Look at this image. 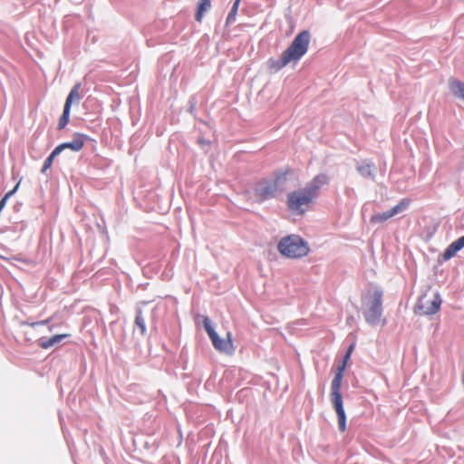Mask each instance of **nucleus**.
I'll return each instance as SVG.
<instances>
[{
  "label": "nucleus",
  "instance_id": "nucleus-22",
  "mask_svg": "<svg viewBox=\"0 0 464 464\" xmlns=\"http://www.w3.org/2000/svg\"><path fill=\"white\" fill-rule=\"evenodd\" d=\"M350 356H351V355L349 354V353H345L344 358H343V363L342 367H343V366H344V367H345L346 362L349 360ZM340 368H341V366L338 368V370H339Z\"/></svg>",
  "mask_w": 464,
  "mask_h": 464
},
{
  "label": "nucleus",
  "instance_id": "nucleus-15",
  "mask_svg": "<svg viewBox=\"0 0 464 464\" xmlns=\"http://www.w3.org/2000/svg\"><path fill=\"white\" fill-rule=\"evenodd\" d=\"M451 92L459 98L464 100V83L460 81L454 80L450 83Z\"/></svg>",
  "mask_w": 464,
  "mask_h": 464
},
{
  "label": "nucleus",
  "instance_id": "nucleus-5",
  "mask_svg": "<svg viewBox=\"0 0 464 464\" xmlns=\"http://www.w3.org/2000/svg\"><path fill=\"white\" fill-rule=\"evenodd\" d=\"M289 169L280 171L275 174L274 179L260 180L256 188L255 195L259 201H265L276 197L279 190H282L283 185L286 181Z\"/></svg>",
  "mask_w": 464,
  "mask_h": 464
},
{
  "label": "nucleus",
  "instance_id": "nucleus-12",
  "mask_svg": "<svg viewBox=\"0 0 464 464\" xmlns=\"http://www.w3.org/2000/svg\"><path fill=\"white\" fill-rule=\"evenodd\" d=\"M68 336H70V334H55L47 339H40L38 342V345L43 349H49L50 347L62 342L63 339L67 338Z\"/></svg>",
  "mask_w": 464,
  "mask_h": 464
},
{
  "label": "nucleus",
  "instance_id": "nucleus-14",
  "mask_svg": "<svg viewBox=\"0 0 464 464\" xmlns=\"http://www.w3.org/2000/svg\"><path fill=\"white\" fill-rule=\"evenodd\" d=\"M211 7V1L210 0H199L198 4L197 12L195 14V19L198 22H201L204 14L206 12H208Z\"/></svg>",
  "mask_w": 464,
  "mask_h": 464
},
{
  "label": "nucleus",
  "instance_id": "nucleus-18",
  "mask_svg": "<svg viewBox=\"0 0 464 464\" xmlns=\"http://www.w3.org/2000/svg\"><path fill=\"white\" fill-rule=\"evenodd\" d=\"M240 2H241V0H235L234 4L232 5V8L227 17V21H226L227 24H230L235 21Z\"/></svg>",
  "mask_w": 464,
  "mask_h": 464
},
{
  "label": "nucleus",
  "instance_id": "nucleus-9",
  "mask_svg": "<svg viewBox=\"0 0 464 464\" xmlns=\"http://www.w3.org/2000/svg\"><path fill=\"white\" fill-rule=\"evenodd\" d=\"M411 204L410 198H402L397 205L382 213H377L371 217L370 222L372 224H381L386 222L392 217L405 211Z\"/></svg>",
  "mask_w": 464,
  "mask_h": 464
},
{
  "label": "nucleus",
  "instance_id": "nucleus-19",
  "mask_svg": "<svg viewBox=\"0 0 464 464\" xmlns=\"http://www.w3.org/2000/svg\"><path fill=\"white\" fill-rule=\"evenodd\" d=\"M135 324L139 327L140 330L141 334H146V324H145V319L142 316L141 311H139L137 313L136 318H135Z\"/></svg>",
  "mask_w": 464,
  "mask_h": 464
},
{
  "label": "nucleus",
  "instance_id": "nucleus-7",
  "mask_svg": "<svg viewBox=\"0 0 464 464\" xmlns=\"http://www.w3.org/2000/svg\"><path fill=\"white\" fill-rule=\"evenodd\" d=\"M203 324L206 332L208 333L213 346L219 352L232 353L234 352V345L232 342V334L230 332H227V337L222 339L218 336V334L214 331L210 324V321L208 317L204 318Z\"/></svg>",
  "mask_w": 464,
  "mask_h": 464
},
{
  "label": "nucleus",
  "instance_id": "nucleus-3",
  "mask_svg": "<svg viewBox=\"0 0 464 464\" xmlns=\"http://www.w3.org/2000/svg\"><path fill=\"white\" fill-rule=\"evenodd\" d=\"M310 43L308 31L300 32L293 40L292 44L283 52L280 59H270L269 68L277 72L291 62H298L307 52Z\"/></svg>",
  "mask_w": 464,
  "mask_h": 464
},
{
  "label": "nucleus",
  "instance_id": "nucleus-13",
  "mask_svg": "<svg viewBox=\"0 0 464 464\" xmlns=\"http://www.w3.org/2000/svg\"><path fill=\"white\" fill-rule=\"evenodd\" d=\"M82 88V84L80 82L76 83L72 89L71 90L69 95L66 98L64 105L71 108L73 102H79L82 99V95L80 93Z\"/></svg>",
  "mask_w": 464,
  "mask_h": 464
},
{
  "label": "nucleus",
  "instance_id": "nucleus-20",
  "mask_svg": "<svg viewBox=\"0 0 464 464\" xmlns=\"http://www.w3.org/2000/svg\"><path fill=\"white\" fill-rule=\"evenodd\" d=\"M373 167H374L373 164H365V165L360 166L358 168V171L360 172V174L362 176L372 177L373 176V174H372Z\"/></svg>",
  "mask_w": 464,
  "mask_h": 464
},
{
  "label": "nucleus",
  "instance_id": "nucleus-23",
  "mask_svg": "<svg viewBox=\"0 0 464 464\" xmlns=\"http://www.w3.org/2000/svg\"><path fill=\"white\" fill-rule=\"evenodd\" d=\"M353 349V345H351V346L348 348V351H347L346 353H349V354L351 355Z\"/></svg>",
  "mask_w": 464,
  "mask_h": 464
},
{
  "label": "nucleus",
  "instance_id": "nucleus-2",
  "mask_svg": "<svg viewBox=\"0 0 464 464\" xmlns=\"http://www.w3.org/2000/svg\"><path fill=\"white\" fill-rule=\"evenodd\" d=\"M382 290L371 285L362 295V314L370 325H385L386 319L382 317Z\"/></svg>",
  "mask_w": 464,
  "mask_h": 464
},
{
  "label": "nucleus",
  "instance_id": "nucleus-10",
  "mask_svg": "<svg viewBox=\"0 0 464 464\" xmlns=\"http://www.w3.org/2000/svg\"><path fill=\"white\" fill-rule=\"evenodd\" d=\"M88 139V136L85 134L75 133L71 141L62 143L58 145L56 149L58 150L59 153H61L65 149H69L74 152H78L82 150Z\"/></svg>",
  "mask_w": 464,
  "mask_h": 464
},
{
  "label": "nucleus",
  "instance_id": "nucleus-1",
  "mask_svg": "<svg viewBox=\"0 0 464 464\" xmlns=\"http://www.w3.org/2000/svg\"><path fill=\"white\" fill-rule=\"evenodd\" d=\"M327 183L328 177L325 174H319L304 188L290 192L286 200L288 210L294 215H304L318 197L320 188Z\"/></svg>",
  "mask_w": 464,
  "mask_h": 464
},
{
  "label": "nucleus",
  "instance_id": "nucleus-6",
  "mask_svg": "<svg viewBox=\"0 0 464 464\" xmlns=\"http://www.w3.org/2000/svg\"><path fill=\"white\" fill-rule=\"evenodd\" d=\"M278 251L288 258H301L309 252L307 243L296 235L283 237L277 246Z\"/></svg>",
  "mask_w": 464,
  "mask_h": 464
},
{
  "label": "nucleus",
  "instance_id": "nucleus-11",
  "mask_svg": "<svg viewBox=\"0 0 464 464\" xmlns=\"http://www.w3.org/2000/svg\"><path fill=\"white\" fill-rule=\"evenodd\" d=\"M464 247V236L453 241L442 253V259L448 261Z\"/></svg>",
  "mask_w": 464,
  "mask_h": 464
},
{
  "label": "nucleus",
  "instance_id": "nucleus-4",
  "mask_svg": "<svg viewBox=\"0 0 464 464\" xmlns=\"http://www.w3.org/2000/svg\"><path fill=\"white\" fill-rule=\"evenodd\" d=\"M344 366L336 372L331 383V401L338 419V427L341 432L346 430V415L343 409V396L341 393V386L343 376Z\"/></svg>",
  "mask_w": 464,
  "mask_h": 464
},
{
  "label": "nucleus",
  "instance_id": "nucleus-16",
  "mask_svg": "<svg viewBox=\"0 0 464 464\" xmlns=\"http://www.w3.org/2000/svg\"><path fill=\"white\" fill-rule=\"evenodd\" d=\"M70 111H71V108L64 105L63 114L60 117L59 123H58L59 130L63 129L69 122Z\"/></svg>",
  "mask_w": 464,
  "mask_h": 464
},
{
  "label": "nucleus",
  "instance_id": "nucleus-17",
  "mask_svg": "<svg viewBox=\"0 0 464 464\" xmlns=\"http://www.w3.org/2000/svg\"><path fill=\"white\" fill-rule=\"evenodd\" d=\"M60 153L58 150L55 148L52 153L46 158V160L44 162L42 172L44 173L48 169L51 168L53 165V160L56 156H58Z\"/></svg>",
  "mask_w": 464,
  "mask_h": 464
},
{
  "label": "nucleus",
  "instance_id": "nucleus-8",
  "mask_svg": "<svg viewBox=\"0 0 464 464\" xmlns=\"http://www.w3.org/2000/svg\"><path fill=\"white\" fill-rule=\"evenodd\" d=\"M442 300L440 295L436 293L432 296L427 294L421 295L418 301L417 308L423 315L435 314L440 311Z\"/></svg>",
  "mask_w": 464,
  "mask_h": 464
},
{
  "label": "nucleus",
  "instance_id": "nucleus-21",
  "mask_svg": "<svg viewBox=\"0 0 464 464\" xmlns=\"http://www.w3.org/2000/svg\"><path fill=\"white\" fill-rule=\"evenodd\" d=\"M49 322V319L47 320H44V321H40V322H35V323H33L31 325L32 326H35V325H41V324H45Z\"/></svg>",
  "mask_w": 464,
  "mask_h": 464
}]
</instances>
